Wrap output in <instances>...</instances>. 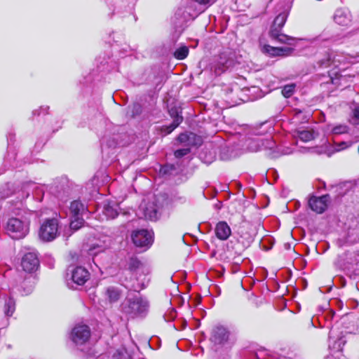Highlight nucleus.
<instances>
[{
  "mask_svg": "<svg viewBox=\"0 0 359 359\" xmlns=\"http://www.w3.org/2000/svg\"><path fill=\"white\" fill-rule=\"evenodd\" d=\"M227 63H228V62H226L225 64H222V65H220V64H219L215 67V72L218 74L224 72L226 70V69H227L229 67V65H227Z\"/></svg>",
  "mask_w": 359,
  "mask_h": 359,
  "instance_id": "30",
  "label": "nucleus"
},
{
  "mask_svg": "<svg viewBox=\"0 0 359 359\" xmlns=\"http://www.w3.org/2000/svg\"><path fill=\"white\" fill-rule=\"evenodd\" d=\"M189 151H190V149L188 148L178 149L175 151V156L177 158H181V157L187 155V154H189Z\"/></svg>",
  "mask_w": 359,
  "mask_h": 359,
  "instance_id": "29",
  "label": "nucleus"
},
{
  "mask_svg": "<svg viewBox=\"0 0 359 359\" xmlns=\"http://www.w3.org/2000/svg\"><path fill=\"white\" fill-rule=\"evenodd\" d=\"M261 50L263 53L271 56H287L292 51L291 48H278L267 44L263 45Z\"/></svg>",
  "mask_w": 359,
  "mask_h": 359,
  "instance_id": "10",
  "label": "nucleus"
},
{
  "mask_svg": "<svg viewBox=\"0 0 359 359\" xmlns=\"http://www.w3.org/2000/svg\"><path fill=\"white\" fill-rule=\"evenodd\" d=\"M302 142H309L314 139L315 132L312 129L309 130H298L294 135Z\"/></svg>",
  "mask_w": 359,
  "mask_h": 359,
  "instance_id": "18",
  "label": "nucleus"
},
{
  "mask_svg": "<svg viewBox=\"0 0 359 359\" xmlns=\"http://www.w3.org/2000/svg\"><path fill=\"white\" fill-rule=\"evenodd\" d=\"M118 358H119V355H116L114 354L113 355V358H109V357L108 355H102L101 359H119Z\"/></svg>",
  "mask_w": 359,
  "mask_h": 359,
  "instance_id": "36",
  "label": "nucleus"
},
{
  "mask_svg": "<svg viewBox=\"0 0 359 359\" xmlns=\"http://www.w3.org/2000/svg\"><path fill=\"white\" fill-rule=\"evenodd\" d=\"M229 334L226 329L222 326L216 327L212 332L211 340L215 344H222L228 339Z\"/></svg>",
  "mask_w": 359,
  "mask_h": 359,
  "instance_id": "12",
  "label": "nucleus"
},
{
  "mask_svg": "<svg viewBox=\"0 0 359 359\" xmlns=\"http://www.w3.org/2000/svg\"><path fill=\"white\" fill-rule=\"evenodd\" d=\"M188 48L187 46H182L175 50L174 55L178 60H183L188 55Z\"/></svg>",
  "mask_w": 359,
  "mask_h": 359,
  "instance_id": "25",
  "label": "nucleus"
},
{
  "mask_svg": "<svg viewBox=\"0 0 359 359\" xmlns=\"http://www.w3.org/2000/svg\"><path fill=\"white\" fill-rule=\"evenodd\" d=\"M90 337V328L86 325H76L70 336L72 341L77 346L84 345L89 340Z\"/></svg>",
  "mask_w": 359,
  "mask_h": 359,
  "instance_id": "6",
  "label": "nucleus"
},
{
  "mask_svg": "<svg viewBox=\"0 0 359 359\" xmlns=\"http://www.w3.org/2000/svg\"><path fill=\"white\" fill-rule=\"evenodd\" d=\"M259 149H260V148H256V149H252V150H253V151H257V150H259Z\"/></svg>",
  "mask_w": 359,
  "mask_h": 359,
  "instance_id": "37",
  "label": "nucleus"
},
{
  "mask_svg": "<svg viewBox=\"0 0 359 359\" xmlns=\"http://www.w3.org/2000/svg\"><path fill=\"white\" fill-rule=\"evenodd\" d=\"M147 308V301L140 294H135L133 297L128 296L123 304V311L131 316L143 313Z\"/></svg>",
  "mask_w": 359,
  "mask_h": 359,
  "instance_id": "2",
  "label": "nucleus"
},
{
  "mask_svg": "<svg viewBox=\"0 0 359 359\" xmlns=\"http://www.w3.org/2000/svg\"><path fill=\"white\" fill-rule=\"evenodd\" d=\"M29 229V219L25 218L23 220L18 218H11L6 224L7 233L13 239L24 238Z\"/></svg>",
  "mask_w": 359,
  "mask_h": 359,
  "instance_id": "1",
  "label": "nucleus"
},
{
  "mask_svg": "<svg viewBox=\"0 0 359 359\" xmlns=\"http://www.w3.org/2000/svg\"><path fill=\"white\" fill-rule=\"evenodd\" d=\"M349 59H353V60H349L348 62H359V53H356L355 55H352Z\"/></svg>",
  "mask_w": 359,
  "mask_h": 359,
  "instance_id": "34",
  "label": "nucleus"
},
{
  "mask_svg": "<svg viewBox=\"0 0 359 359\" xmlns=\"http://www.w3.org/2000/svg\"><path fill=\"white\" fill-rule=\"evenodd\" d=\"M39 265L36 255L34 252L25 254L21 262V266L25 271L32 273L36 271Z\"/></svg>",
  "mask_w": 359,
  "mask_h": 359,
  "instance_id": "8",
  "label": "nucleus"
},
{
  "mask_svg": "<svg viewBox=\"0 0 359 359\" xmlns=\"http://www.w3.org/2000/svg\"><path fill=\"white\" fill-rule=\"evenodd\" d=\"M288 13L286 11H283L278 15L273 20V23L271 27V31L280 32L285 25Z\"/></svg>",
  "mask_w": 359,
  "mask_h": 359,
  "instance_id": "17",
  "label": "nucleus"
},
{
  "mask_svg": "<svg viewBox=\"0 0 359 359\" xmlns=\"http://www.w3.org/2000/svg\"><path fill=\"white\" fill-rule=\"evenodd\" d=\"M275 145V143L271 141H267V145L265 146L266 149H272L273 146Z\"/></svg>",
  "mask_w": 359,
  "mask_h": 359,
  "instance_id": "35",
  "label": "nucleus"
},
{
  "mask_svg": "<svg viewBox=\"0 0 359 359\" xmlns=\"http://www.w3.org/2000/svg\"><path fill=\"white\" fill-rule=\"evenodd\" d=\"M196 135L193 133H182L178 136V141L184 143L186 145L196 144Z\"/></svg>",
  "mask_w": 359,
  "mask_h": 359,
  "instance_id": "22",
  "label": "nucleus"
},
{
  "mask_svg": "<svg viewBox=\"0 0 359 359\" xmlns=\"http://www.w3.org/2000/svg\"><path fill=\"white\" fill-rule=\"evenodd\" d=\"M346 59V57L342 55L329 50L318 59V65L320 68H327L330 66L337 67L341 63L345 62Z\"/></svg>",
  "mask_w": 359,
  "mask_h": 359,
  "instance_id": "5",
  "label": "nucleus"
},
{
  "mask_svg": "<svg viewBox=\"0 0 359 359\" xmlns=\"http://www.w3.org/2000/svg\"><path fill=\"white\" fill-rule=\"evenodd\" d=\"M142 216L147 219L156 220L158 218V211L154 203L146 204L142 203L140 206Z\"/></svg>",
  "mask_w": 359,
  "mask_h": 359,
  "instance_id": "11",
  "label": "nucleus"
},
{
  "mask_svg": "<svg viewBox=\"0 0 359 359\" xmlns=\"http://www.w3.org/2000/svg\"><path fill=\"white\" fill-rule=\"evenodd\" d=\"M351 145L350 143H347L346 142H341L340 144H339L337 147V148L336 149L337 151H340V150H342L346 147H348L349 146Z\"/></svg>",
  "mask_w": 359,
  "mask_h": 359,
  "instance_id": "32",
  "label": "nucleus"
},
{
  "mask_svg": "<svg viewBox=\"0 0 359 359\" xmlns=\"http://www.w3.org/2000/svg\"><path fill=\"white\" fill-rule=\"evenodd\" d=\"M132 239L137 247H148L153 242V233L144 229L136 231L133 233Z\"/></svg>",
  "mask_w": 359,
  "mask_h": 359,
  "instance_id": "7",
  "label": "nucleus"
},
{
  "mask_svg": "<svg viewBox=\"0 0 359 359\" xmlns=\"http://www.w3.org/2000/svg\"><path fill=\"white\" fill-rule=\"evenodd\" d=\"M327 202L328 196L327 195L320 197L312 196L309 201V205L312 210L317 213H322L326 210Z\"/></svg>",
  "mask_w": 359,
  "mask_h": 359,
  "instance_id": "9",
  "label": "nucleus"
},
{
  "mask_svg": "<svg viewBox=\"0 0 359 359\" xmlns=\"http://www.w3.org/2000/svg\"><path fill=\"white\" fill-rule=\"evenodd\" d=\"M67 276H69V274ZM89 278L90 273L87 269L81 266H77L72 271L69 278H67V285L74 289L77 285H83Z\"/></svg>",
  "mask_w": 359,
  "mask_h": 359,
  "instance_id": "4",
  "label": "nucleus"
},
{
  "mask_svg": "<svg viewBox=\"0 0 359 359\" xmlns=\"http://www.w3.org/2000/svg\"><path fill=\"white\" fill-rule=\"evenodd\" d=\"M354 123H359V106L353 110Z\"/></svg>",
  "mask_w": 359,
  "mask_h": 359,
  "instance_id": "31",
  "label": "nucleus"
},
{
  "mask_svg": "<svg viewBox=\"0 0 359 359\" xmlns=\"http://www.w3.org/2000/svg\"><path fill=\"white\" fill-rule=\"evenodd\" d=\"M121 294V290L115 286L107 287L104 292L105 298L109 303L117 302L120 299Z\"/></svg>",
  "mask_w": 359,
  "mask_h": 359,
  "instance_id": "16",
  "label": "nucleus"
},
{
  "mask_svg": "<svg viewBox=\"0 0 359 359\" xmlns=\"http://www.w3.org/2000/svg\"><path fill=\"white\" fill-rule=\"evenodd\" d=\"M231 231L226 222H219L215 227L216 236L222 240H226L231 235Z\"/></svg>",
  "mask_w": 359,
  "mask_h": 359,
  "instance_id": "14",
  "label": "nucleus"
},
{
  "mask_svg": "<svg viewBox=\"0 0 359 359\" xmlns=\"http://www.w3.org/2000/svg\"><path fill=\"white\" fill-rule=\"evenodd\" d=\"M72 220L70 222V228L73 230H78L80 229L84 222L81 217H72Z\"/></svg>",
  "mask_w": 359,
  "mask_h": 359,
  "instance_id": "24",
  "label": "nucleus"
},
{
  "mask_svg": "<svg viewBox=\"0 0 359 359\" xmlns=\"http://www.w3.org/2000/svg\"><path fill=\"white\" fill-rule=\"evenodd\" d=\"M103 214L107 219H114L118 215L117 205L115 203L104 204L102 210Z\"/></svg>",
  "mask_w": 359,
  "mask_h": 359,
  "instance_id": "21",
  "label": "nucleus"
},
{
  "mask_svg": "<svg viewBox=\"0 0 359 359\" xmlns=\"http://www.w3.org/2000/svg\"><path fill=\"white\" fill-rule=\"evenodd\" d=\"M279 32H276V30L270 32L271 36L273 38L276 39L278 41L290 45L292 44V42L294 41L293 38L283 34H280Z\"/></svg>",
  "mask_w": 359,
  "mask_h": 359,
  "instance_id": "23",
  "label": "nucleus"
},
{
  "mask_svg": "<svg viewBox=\"0 0 359 359\" xmlns=\"http://www.w3.org/2000/svg\"><path fill=\"white\" fill-rule=\"evenodd\" d=\"M57 235L58 222L57 219H47L41 224L39 231V236L43 241H52Z\"/></svg>",
  "mask_w": 359,
  "mask_h": 359,
  "instance_id": "3",
  "label": "nucleus"
},
{
  "mask_svg": "<svg viewBox=\"0 0 359 359\" xmlns=\"http://www.w3.org/2000/svg\"><path fill=\"white\" fill-rule=\"evenodd\" d=\"M294 88L295 86L294 84L285 86L282 90L283 96L285 97H290L292 95Z\"/></svg>",
  "mask_w": 359,
  "mask_h": 359,
  "instance_id": "27",
  "label": "nucleus"
},
{
  "mask_svg": "<svg viewBox=\"0 0 359 359\" xmlns=\"http://www.w3.org/2000/svg\"><path fill=\"white\" fill-rule=\"evenodd\" d=\"M86 208L84 205L78 201L72 202L70 205V212L72 217H81L85 212Z\"/></svg>",
  "mask_w": 359,
  "mask_h": 359,
  "instance_id": "19",
  "label": "nucleus"
},
{
  "mask_svg": "<svg viewBox=\"0 0 359 359\" xmlns=\"http://www.w3.org/2000/svg\"><path fill=\"white\" fill-rule=\"evenodd\" d=\"M128 269L132 272L139 274L144 273L147 269L145 266L137 258L130 257L128 262Z\"/></svg>",
  "mask_w": 359,
  "mask_h": 359,
  "instance_id": "15",
  "label": "nucleus"
},
{
  "mask_svg": "<svg viewBox=\"0 0 359 359\" xmlns=\"http://www.w3.org/2000/svg\"><path fill=\"white\" fill-rule=\"evenodd\" d=\"M197 3H198L201 5L204 6H210L213 2L214 0H195Z\"/></svg>",
  "mask_w": 359,
  "mask_h": 359,
  "instance_id": "33",
  "label": "nucleus"
},
{
  "mask_svg": "<svg viewBox=\"0 0 359 359\" xmlns=\"http://www.w3.org/2000/svg\"><path fill=\"white\" fill-rule=\"evenodd\" d=\"M332 133L336 135L344 134L347 133L348 127L346 125H339L334 126L332 130Z\"/></svg>",
  "mask_w": 359,
  "mask_h": 359,
  "instance_id": "28",
  "label": "nucleus"
},
{
  "mask_svg": "<svg viewBox=\"0 0 359 359\" xmlns=\"http://www.w3.org/2000/svg\"><path fill=\"white\" fill-rule=\"evenodd\" d=\"M106 249V246L99 244H94L93 245L89 250L88 253L90 255L95 256L97 255L100 252H104Z\"/></svg>",
  "mask_w": 359,
  "mask_h": 359,
  "instance_id": "26",
  "label": "nucleus"
},
{
  "mask_svg": "<svg viewBox=\"0 0 359 359\" xmlns=\"http://www.w3.org/2000/svg\"><path fill=\"white\" fill-rule=\"evenodd\" d=\"M334 20L339 25L347 26L351 22V13L348 11L338 9L334 15Z\"/></svg>",
  "mask_w": 359,
  "mask_h": 359,
  "instance_id": "13",
  "label": "nucleus"
},
{
  "mask_svg": "<svg viewBox=\"0 0 359 359\" xmlns=\"http://www.w3.org/2000/svg\"><path fill=\"white\" fill-rule=\"evenodd\" d=\"M170 115L173 117V121L169 126H166L165 129H163L166 134H169L174 130L180 124L183 119L182 116H180L177 111L171 110Z\"/></svg>",
  "mask_w": 359,
  "mask_h": 359,
  "instance_id": "20",
  "label": "nucleus"
}]
</instances>
